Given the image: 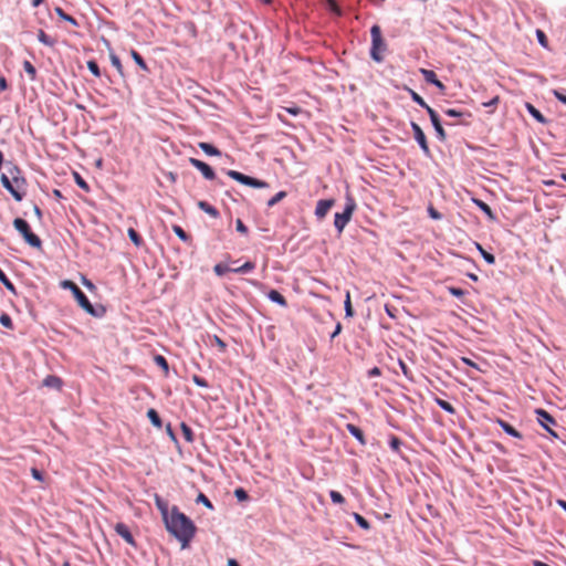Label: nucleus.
Returning <instances> with one entry per match:
<instances>
[{
	"instance_id": "c756f323",
	"label": "nucleus",
	"mask_w": 566,
	"mask_h": 566,
	"mask_svg": "<svg viewBox=\"0 0 566 566\" xmlns=\"http://www.w3.org/2000/svg\"><path fill=\"white\" fill-rule=\"evenodd\" d=\"M0 282L3 284V286L11 292L12 294L17 295V289L14 284L9 280L7 274L2 271L0 268Z\"/></svg>"
},
{
	"instance_id": "cd10ccee",
	"label": "nucleus",
	"mask_w": 566,
	"mask_h": 566,
	"mask_svg": "<svg viewBox=\"0 0 566 566\" xmlns=\"http://www.w3.org/2000/svg\"><path fill=\"white\" fill-rule=\"evenodd\" d=\"M172 231L181 241L186 243L192 242V238L190 237V234H188L180 226L172 224Z\"/></svg>"
},
{
	"instance_id": "9d476101",
	"label": "nucleus",
	"mask_w": 566,
	"mask_h": 566,
	"mask_svg": "<svg viewBox=\"0 0 566 566\" xmlns=\"http://www.w3.org/2000/svg\"><path fill=\"white\" fill-rule=\"evenodd\" d=\"M189 163L192 167H195L196 169H198L201 172V175L205 179H207V180H216L217 179L213 168L210 165H208L207 163H205L200 159L193 158V157L189 158Z\"/></svg>"
},
{
	"instance_id": "4468645a",
	"label": "nucleus",
	"mask_w": 566,
	"mask_h": 566,
	"mask_svg": "<svg viewBox=\"0 0 566 566\" xmlns=\"http://www.w3.org/2000/svg\"><path fill=\"white\" fill-rule=\"evenodd\" d=\"M419 71L427 83L434 85L440 92L446 91V85L438 78L434 71L427 69H420Z\"/></svg>"
},
{
	"instance_id": "aec40b11",
	"label": "nucleus",
	"mask_w": 566,
	"mask_h": 566,
	"mask_svg": "<svg viewBox=\"0 0 566 566\" xmlns=\"http://www.w3.org/2000/svg\"><path fill=\"white\" fill-rule=\"evenodd\" d=\"M405 90L410 95L412 102H415L420 107L424 108L427 113H429V111L433 109L431 106L428 105V103L416 91H413L412 88H410L408 86H405Z\"/></svg>"
},
{
	"instance_id": "1a4fd4ad",
	"label": "nucleus",
	"mask_w": 566,
	"mask_h": 566,
	"mask_svg": "<svg viewBox=\"0 0 566 566\" xmlns=\"http://www.w3.org/2000/svg\"><path fill=\"white\" fill-rule=\"evenodd\" d=\"M410 127L413 133V138L421 148L423 155L426 157H431V150L429 148L428 140L422 128L416 122H410Z\"/></svg>"
},
{
	"instance_id": "0e129e2a",
	"label": "nucleus",
	"mask_w": 566,
	"mask_h": 566,
	"mask_svg": "<svg viewBox=\"0 0 566 566\" xmlns=\"http://www.w3.org/2000/svg\"><path fill=\"white\" fill-rule=\"evenodd\" d=\"M553 95L555 96V98L557 101H559L560 103L566 105V95L564 93H562L560 91L554 90Z\"/></svg>"
},
{
	"instance_id": "ea45409f",
	"label": "nucleus",
	"mask_w": 566,
	"mask_h": 566,
	"mask_svg": "<svg viewBox=\"0 0 566 566\" xmlns=\"http://www.w3.org/2000/svg\"><path fill=\"white\" fill-rule=\"evenodd\" d=\"M443 113L447 116L455 117V118L471 117V113L459 111V109H454V108H446V109H443Z\"/></svg>"
},
{
	"instance_id": "f704fd0d",
	"label": "nucleus",
	"mask_w": 566,
	"mask_h": 566,
	"mask_svg": "<svg viewBox=\"0 0 566 566\" xmlns=\"http://www.w3.org/2000/svg\"><path fill=\"white\" fill-rule=\"evenodd\" d=\"M478 251L480 252L481 256L488 264H494L495 263V256L491 252H488L483 249V247L480 243H475Z\"/></svg>"
},
{
	"instance_id": "a878e982",
	"label": "nucleus",
	"mask_w": 566,
	"mask_h": 566,
	"mask_svg": "<svg viewBox=\"0 0 566 566\" xmlns=\"http://www.w3.org/2000/svg\"><path fill=\"white\" fill-rule=\"evenodd\" d=\"M147 418L149 419L150 423L160 429L163 427V420L159 416V413L157 412V410H155L154 408H149L147 410Z\"/></svg>"
},
{
	"instance_id": "3c124183",
	"label": "nucleus",
	"mask_w": 566,
	"mask_h": 566,
	"mask_svg": "<svg viewBox=\"0 0 566 566\" xmlns=\"http://www.w3.org/2000/svg\"><path fill=\"white\" fill-rule=\"evenodd\" d=\"M233 494L239 502L248 501L250 497L248 492L243 488H237Z\"/></svg>"
},
{
	"instance_id": "603ef678",
	"label": "nucleus",
	"mask_w": 566,
	"mask_h": 566,
	"mask_svg": "<svg viewBox=\"0 0 566 566\" xmlns=\"http://www.w3.org/2000/svg\"><path fill=\"white\" fill-rule=\"evenodd\" d=\"M331 500L334 504H344L345 497L338 491L332 490L329 492Z\"/></svg>"
},
{
	"instance_id": "f3484780",
	"label": "nucleus",
	"mask_w": 566,
	"mask_h": 566,
	"mask_svg": "<svg viewBox=\"0 0 566 566\" xmlns=\"http://www.w3.org/2000/svg\"><path fill=\"white\" fill-rule=\"evenodd\" d=\"M496 423L502 428V430L513 437V438H516V439H522L523 438V434L517 430L515 429L511 423H509L507 421L501 419V418H497L496 419Z\"/></svg>"
},
{
	"instance_id": "338daca9",
	"label": "nucleus",
	"mask_w": 566,
	"mask_h": 566,
	"mask_svg": "<svg viewBox=\"0 0 566 566\" xmlns=\"http://www.w3.org/2000/svg\"><path fill=\"white\" fill-rule=\"evenodd\" d=\"M381 375V370L378 367H373L367 371L368 378L378 377Z\"/></svg>"
},
{
	"instance_id": "69168bd1",
	"label": "nucleus",
	"mask_w": 566,
	"mask_h": 566,
	"mask_svg": "<svg viewBox=\"0 0 566 566\" xmlns=\"http://www.w3.org/2000/svg\"><path fill=\"white\" fill-rule=\"evenodd\" d=\"M166 432H167V434L169 436V438H170V440H171V441H174V442H177V441H178V440H177V437H176V434H175V432H174V429H172V427H171V423H167V424H166Z\"/></svg>"
},
{
	"instance_id": "4c0bfd02",
	"label": "nucleus",
	"mask_w": 566,
	"mask_h": 566,
	"mask_svg": "<svg viewBox=\"0 0 566 566\" xmlns=\"http://www.w3.org/2000/svg\"><path fill=\"white\" fill-rule=\"evenodd\" d=\"M109 60H111L112 65L117 70L118 74L122 77H124L125 74H124V69H123L120 59L114 52H111Z\"/></svg>"
},
{
	"instance_id": "6e6552de",
	"label": "nucleus",
	"mask_w": 566,
	"mask_h": 566,
	"mask_svg": "<svg viewBox=\"0 0 566 566\" xmlns=\"http://www.w3.org/2000/svg\"><path fill=\"white\" fill-rule=\"evenodd\" d=\"M0 182L2 187L13 197V199L18 202L22 201L27 189L24 188H17V185H14L13 180L9 175L2 174L0 176Z\"/></svg>"
},
{
	"instance_id": "ddd939ff",
	"label": "nucleus",
	"mask_w": 566,
	"mask_h": 566,
	"mask_svg": "<svg viewBox=\"0 0 566 566\" xmlns=\"http://www.w3.org/2000/svg\"><path fill=\"white\" fill-rule=\"evenodd\" d=\"M535 413L537 416V422L547 431L552 428V426H556L557 422L555 418L545 409L537 408L535 410Z\"/></svg>"
},
{
	"instance_id": "5701e85b",
	"label": "nucleus",
	"mask_w": 566,
	"mask_h": 566,
	"mask_svg": "<svg viewBox=\"0 0 566 566\" xmlns=\"http://www.w3.org/2000/svg\"><path fill=\"white\" fill-rule=\"evenodd\" d=\"M197 207L202 210L203 212H206L207 214H209L210 217L212 218H219L220 217V213L218 211L217 208H214L213 206H211L209 202L205 201V200H199L197 202Z\"/></svg>"
},
{
	"instance_id": "f257e3e1",
	"label": "nucleus",
	"mask_w": 566,
	"mask_h": 566,
	"mask_svg": "<svg viewBox=\"0 0 566 566\" xmlns=\"http://www.w3.org/2000/svg\"><path fill=\"white\" fill-rule=\"evenodd\" d=\"M164 524L167 532L181 544V548L189 546L197 532V526L192 520L182 513L177 505L171 506L169 518Z\"/></svg>"
},
{
	"instance_id": "680f3d73",
	"label": "nucleus",
	"mask_w": 566,
	"mask_h": 566,
	"mask_svg": "<svg viewBox=\"0 0 566 566\" xmlns=\"http://www.w3.org/2000/svg\"><path fill=\"white\" fill-rule=\"evenodd\" d=\"M212 340L213 343L219 347V349L221 352H226L227 349V344L224 343V340H222L218 335H213L212 336Z\"/></svg>"
},
{
	"instance_id": "6e6d98bb",
	"label": "nucleus",
	"mask_w": 566,
	"mask_h": 566,
	"mask_svg": "<svg viewBox=\"0 0 566 566\" xmlns=\"http://www.w3.org/2000/svg\"><path fill=\"white\" fill-rule=\"evenodd\" d=\"M327 6L331 12L335 13L336 15H342V9L337 4L336 0H327Z\"/></svg>"
},
{
	"instance_id": "39448f33",
	"label": "nucleus",
	"mask_w": 566,
	"mask_h": 566,
	"mask_svg": "<svg viewBox=\"0 0 566 566\" xmlns=\"http://www.w3.org/2000/svg\"><path fill=\"white\" fill-rule=\"evenodd\" d=\"M346 202L343 212H336L334 218V227L338 233H342L348 222L352 220L353 213L356 210V201L352 195H346Z\"/></svg>"
},
{
	"instance_id": "7c9ffc66",
	"label": "nucleus",
	"mask_w": 566,
	"mask_h": 566,
	"mask_svg": "<svg viewBox=\"0 0 566 566\" xmlns=\"http://www.w3.org/2000/svg\"><path fill=\"white\" fill-rule=\"evenodd\" d=\"M127 234L135 247L139 248L144 244L142 235L135 229L129 228Z\"/></svg>"
},
{
	"instance_id": "864d4df0",
	"label": "nucleus",
	"mask_w": 566,
	"mask_h": 566,
	"mask_svg": "<svg viewBox=\"0 0 566 566\" xmlns=\"http://www.w3.org/2000/svg\"><path fill=\"white\" fill-rule=\"evenodd\" d=\"M428 214L433 220H441L443 218L442 213H440L432 205H429Z\"/></svg>"
},
{
	"instance_id": "e433bc0d",
	"label": "nucleus",
	"mask_w": 566,
	"mask_h": 566,
	"mask_svg": "<svg viewBox=\"0 0 566 566\" xmlns=\"http://www.w3.org/2000/svg\"><path fill=\"white\" fill-rule=\"evenodd\" d=\"M154 361L155 364L163 369V371L165 373V375H168L169 373V364H168V360L166 359V357H164L163 355H155L154 357Z\"/></svg>"
},
{
	"instance_id": "473e14b6",
	"label": "nucleus",
	"mask_w": 566,
	"mask_h": 566,
	"mask_svg": "<svg viewBox=\"0 0 566 566\" xmlns=\"http://www.w3.org/2000/svg\"><path fill=\"white\" fill-rule=\"evenodd\" d=\"M434 402L442 409L444 410L446 412H448L449 415H454L455 413V408L447 400L444 399H441L439 397H436L434 398Z\"/></svg>"
},
{
	"instance_id": "13d9d810",
	"label": "nucleus",
	"mask_w": 566,
	"mask_h": 566,
	"mask_svg": "<svg viewBox=\"0 0 566 566\" xmlns=\"http://www.w3.org/2000/svg\"><path fill=\"white\" fill-rule=\"evenodd\" d=\"M192 381H193L198 387H201V388H208V387H209L208 381H207L203 377H200V376H198V375H193V376H192Z\"/></svg>"
},
{
	"instance_id": "a211bd4d",
	"label": "nucleus",
	"mask_w": 566,
	"mask_h": 566,
	"mask_svg": "<svg viewBox=\"0 0 566 566\" xmlns=\"http://www.w3.org/2000/svg\"><path fill=\"white\" fill-rule=\"evenodd\" d=\"M472 202L488 217L490 221L496 220V214L486 202L478 198H472Z\"/></svg>"
},
{
	"instance_id": "2f4dec72",
	"label": "nucleus",
	"mask_w": 566,
	"mask_h": 566,
	"mask_svg": "<svg viewBox=\"0 0 566 566\" xmlns=\"http://www.w3.org/2000/svg\"><path fill=\"white\" fill-rule=\"evenodd\" d=\"M38 40L42 44L50 46V48L54 46L56 43V40L51 38L50 35H48L42 29H40L38 32Z\"/></svg>"
},
{
	"instance_id": "b1692460",
	"label": "nucleus",
	"mask_w": 566,
	"mask_h": 566,
	"mask_svg": "<svg viewBox=\"0 0 566 566\" xmlns=\"http://www.w3.org/2000/svg\"><path fill=\"white\" fill-rule=\"evenodd\" d=\"M268 298L282 307L287 306L286 298L277 290H270L268 293Z\"/></svg>"
},
{
	"instance_id": "bb28decb",
	"label": "nucleus",
	"mask_w": 566,
	"mask_h": 566,
	"mask_svg": "<svg viewBox=\"0 0 566 566\" xmlns=\"http://www.w3.org/2000/svg\"><path fill=\"white\" fill-rule=\"evenodd\" d=\"M130 56L134 60V62L145 72L149 73L150 70L145 62L144 57L134 49L130 50Z\"/></svg>"
},
{
	"instance_id": "423d86ee",
	"label": "nucleus",
	"mask_w": 566,
	"mask_h": 566,
	"mask_svg": "<svg viewBox=\"0 0 566 566\" xmlns=\"http://www.w3.org/2000/svg\"><path fill=\"white\" fill-rule=\"evenodd\" d=\"M223 171L227 174V176H229L231 179L235 180L237 182H239L241 185H244V186H248L251 188H255V189H263V188L270 187V185L266 181L244 175L240 171L232 170V169L223 170Z\"/></svg>"
},
{
	"instance_id": "c9c22d12",
	"label": "nucleus",
	"mask_w": 566,
	"mask_h": 566,
	"mask_svg": "<svg viewBox=\"0 0 566 566\" xmlns=\"http://www.w3.org/2000/svg\"><path fill=\"white\" fill-rule=\"evenodd\" d=\"M180 429H181L185 440L189 443L193 442V440H195L193 431L186 422L180 423Z\"/></svg>"
},
{
	"instance_id": "2eb2a0df",
	"label": "nucleus",
	"mask_w": 566,
	"mask_h": 566,
	"mask_svg": "<svg viewBox=\"0 0 566 566\" xmlns=\"http://www.w3.org/2000/svg\"><path fill=\"white\" fill-rule=\"evenodd\" d=\"M334 205H335V200L334 199H321V200H318L317 203H316V208H315V216L318 219H323Z\"/></svg>"
},
{
	"instance_id": "79ce46f5",
	"label": "nucleus",
	"mask_w": 566,
	"mask_h": 566,
	"mask_svg": "<svg viewBox=\"0 0 566 566\" xmlns=\"http://www.w3.org/2000/svg\"><path fill=\"white\" fill-rule=\"evenodd\" d=\"M344 310H345V317H353L354 316L355 312H354V308H353V305H352L350 294H349L348 291L346 292V297H345V301H344Z\"/></svg>"
},
{
	"instance_id": "0eeeda50",
	"label": "nucleus",
	"mask_w": 566,
	"mask_h": 566,
	"mask_svg": "<svg viewBox=\"0 0 566 566\" xmlns=\"http://www.w3.org/2000/svg\"><path fill=\"white\" fill-rule=\"evenodd\" d=\"M4 167L7 169L6 174L9 175V177H11L14 185H17V188L27 189L28 181H27L25 177L23 176L21 168L11 160L6 161Z\"/></svg>"
},
{
	"instance_id": "bf43d9fd",
	"label": "nucleus",
	"mask_w": 566,
	"mask_h": 566,
	"mask_svg": "<svg viewBox=\"0 0 566 566\" xmlns=\"http://www.w3.org/2000/svg\"><path fill=\"white\" fill-rule=\"evenodd\" d=\"M235 229L238 232H240L242 234H247L249 232L248 227L243 223V221L241 219L235 220Z\"/></svg>"
},
{
	"instance_id": "e2e57ef3",
	"label": "nucleus",
	"mask_w": 566,
	"mask_h": 566,
	"mask_svg": "<svg viewBox=\"0 0 566 566\" xmlns=\"http://www.w3.org/2000/svg\"><path fill=\"white\" fill-rule=\"evenodd\" d=\"M399 366H400V368H401L402 374H403L407 378H411V375H410V374H411V371H410V369L408 368L407 364H406L403 360L399 359Z\"/></svg>"
},
{
	"instance_id": "4d7b16f0",
	"label": "nucleus",
	"mask_w": 566,
	"mask_h": 566,
	"mask_svg": "<svg viewBox=\"0 0 566 566\" xmlns=\"http://www.w3.org/2000/svg\"><path fill=\"white\" fill-rule=\"evenodd\" d=\"M448 291L452 296L458 297V298L465 295V291L462 290L461 287L450 286V287H448Z\"/></svg>"
},
{
	"instance_id": "774afa93",
	"label": "nucleus",
	"mask_w": 566,
	"mask_h": 566,
	"mask_svg": "<svg viewBox=\"0 0 566 566\" xmlns=\"http://www.w3.org/2000/svg\"><path fill=\"white\" fill-rule=\"evenodd\" d=\"M500 103V97L499 96H494L493 98H491L489 102H485L483 103L482 105L484 107H496V105Z\"/></svg>"
},
{
	"instance_id": "c85d7f7f",
	"label": "nucleus",
	"mask_w": 566,
	"mask_h": 566,
	"mask_svg": "<svg viewBox=\"0 0 566 566\" xmlns=\"http://www.w3.org/2000/svg\"><path fill=\"white\" fill-rule=\"evenodd\" d=\"M54 11H55V13L57 14V17H59L60 19H62V20H64V21H66V22L71 23V24H72V25H74V27H77V25H78L77 20H76L74 17H72V15L67 14V13H66L62 8L56 7V8L54 9Z\"/></svg>"
},
{
	"instance_id": "5fc2aeb1",
	"label": "nucleus",
	"mask_w": 566,
	"mask_h": 566,
	"mask_svg": "<svg viewBox=\"0 0 566 566\" xmlns=\"http://www.w3.org/2000/svg\"><path fill=\"white\" fill-rule=\"evenodd\" d=\"M536 38H537L538 43L543 48H547L548 46V39H547L546 34L544 33V31L536 30Z\"/></svg>"
},
{
	"instance_id": "dca6fc26",
	"label": "nucleus",
	"mask_w": 566,
	"mask_h": 566,
	"mask_svg": "<svg viewBox=\"0 0 566 566\" xmlns=\"http://www.w3.org/2000/svg\"><path fill=\"white\" fill-rule=\"evenodd\" d=\"M155 504L158 511L160 512L163 522L165 523L170 515V509L168 506V502L165 501L160 495L155 494Z\"/></svg>"
},
{
	"instance_id": "4be33fe9",
	"label": "nucleus",
	"mask_w": 566,
	"mask_h": 566,
	"mask_svg": "<svg viewBox=\"0 0 566 566\" xmlns=\"http://www.w3.org/2000/svg\"><path fill=\"white\" fill-rule=\"evenodd\" d=\"M42 384H43V386H45L48 388H53V389H56V390H60L62 388V386H63L62 379L59 376H55V375L46 376L43 379Z\"/></svg>"
},
{
	"instance_id": "37998d69",
	"label": "nucleus",
	"mask_w": 566,
	"mask_h": 566,
	"mask_svg": "<svg viewBox=\"0 0 566 566\" xmlns=\"http://www.w3.org/2000/svg\"><path fill=\"white\" fill-rule=\"evenodd\" d=\"M23 70L31 81H34L36 78V69L30 61L23 62Z\"/></svg>"
},
{
	"instance_id": "c03bdc74",
	"label": "nucleus",
	"mask_w": 566,
	"mask_h": 566,
	"mask_svg": "<svg viewBox=\"0 0 566 566\" xmlns=\"http://www.w3.org/2000/svg\"><path fill=\"white\" fill-rule=\"evenodd\" d=\"M402 444V441L396 437V436H390L389 438V447L390 449L396 452V453H400V446Z\"/></svg>"
},
{
	"instance_id": "a19ab883",
	"label": "nucleus",
	"mask_w": 566,
	"mask_h": 566,
	"mask_svg": "<svg viewBox=\"0 0 566 566\" xmlns=\"http://www.w3.org/2000/svg\"><path fill=\"white\" fill-rule=\"evenodd\" d=\"M353 517L360 528L365 531H369L371 528L370 523L363 515L358 513H353Z\"/></svg>"
},
{
	"instance_id": "49530a36",
	"label": "nucleus",
	"mask_w": 566,
	"mask_h": 566,
	"mask_svg": "<svg viewBox=\"0 0 566 566\" xmlns=\"http://www.w3.org/2000/svg\"><path fill=\"white\" fill-rule=\"evenodd\" d=\"M87 69L88 71L96 77H99L102 75L101 69L98 63L95 60L87 61Z\"/></svg>"
},
{
	"instance_id": "393cba45",
	"label": "nucleus",
	"mask_w": 566,
	"mask_h": 566,
	"mask_svg": "<svg viewBox=\"0 0 566 566\" xmlns=\"http://www.w3.org/2000/svg\"><path fill=\"white\" fill-rule=\"evenodd\" d=\"M198 146L208 156H221L220 149L210 143L201 142Z\"/></svg>"
},
{
	"instance_id": "9b49d317",
	"label": "nucleus",
	"mask_w": 566,
	"mask_h": 566,
	"mask_svg": "<svg viewBox=\"0 0 566 566\" xmlns=\"http://www.w3.org/2000/svg\"><path fill=\"white\" fill-rule=\"evenodd\" d=\"M428 115H429L430 122L434 128L437 138L441 143H444L447 140V133L441 124L439 114L434 109H431V111H429Z\"/></svg>"
},
{
	"instance_id": "052dcab7",
	"label": "nucleus",
	"mask_w": 566,
	"mask_h": 566,
	"mask_svg": "<svg viewBox=\"0 0 566 566\" xmlns=\"http://www.w3.org/2000/svg\"><path fill=\"white\" fill-rule=\"evenodd\" d=\"M31 475L36 481H40V482L44 481V473L41 470L36 469V468H32L31 469Z\"/></svg>"
},
{
	"instance_id": "de8ad7c7",
	"label": "nucleus",
	"mask_w": 566,
	"mask_h": 566,
	"mask_svg": "<svg viewBox=\"0 0 566 566\" xmlns=\"http://www.w3.org/2000/svg\"><path fill=\"white\" fill-rule=\"evenodd\" d=\"M196 502L205 505L208 510H214L212 502L202 492H199Z\"/></svg>"
},
{
	"instance_id": "412c9836",
	"label": "nucleus",
	"mask_w": 566,
	"mask_h": 566,
	"mask_svg": "<svg viewBox=\"0 0 566 566\" xmlns=\"http://www.w3.org/2000/svg\"><path fill=\"white\" fill-rule=\"evenodd\" d=\"M525 108L528 114L538 123L547 124L548 119L531 103H525Z\"/></svg>"
},
{
	"instance_id": "8fccbe9b",
	"label": "nucleus",
	"mask_w": 566,
	"mask_h": 566,
	"mask_svg": "<svg viewBox=\"0 0 566 566\" xmlns=\"http://www.w3.org/2000/svg\"><path fill=\"white\" fill-rule=\"evenodd\" d=\"M0 324L6 327V328H9V329H13L14 325H13V322H12V318L10 317L9 314L7 313H2L0 315Z\"/></svg>"
},
{
	"instance_id": "6ab92c4d",
	"label": "nucleus",
	"mask_w": 566,
	"mask_h": 566,
	"mask_svg": "<svg viewBox=\"0 0 566 566\" xmlns=\"http://www.w3.org/2000/svg\"><path fill=\"white\" fill-rule=\"evenodd\" d=\"M346 429L361 446L367 444L364 431L354 423H347Z\"/></svg>"
},
{
	"instance_id": "a18cd8bd",
	"label": "nucleus",
	"mask_w": 566,
	"mask_h": 566,
	"mask_svg": "<svg viewBox=\"0 0 566 566\" xmlns=\"http://www.w3.org/2000/svg\"><path fill=\"white\" fill-rule=\"evenodd\" d=\"M213 272L216 273V275L222 276L228 272H232V268L228 266L224 263H218L213 266Z\"/></svg>"
},
{
	"instance_id": "58836bf2",
	"label": "nucleus",
	"mask_w": 566,
	"mask_h": 566,
	"mask_svg": "<svg viewBox=\"0 0 566 566\" xmlns=\"http://www.w3.org/2000/svg\"><path fill=\"white\" fill-rule=\"evenodd\" d=\"M73 178H74L75 184L82 190H84L85 192H90L91 191V188H90L88 184L86 182V180L77 171H73Z\"/></svg>"
},
{
	"instance_id": "f03ea898",
	"label": "nucleus",
	"mask_w": 566,
	"mask_h": 566,
	"mask_svg": "<svg viewBox=\"0 0 566 566\" xmlns=\"http://www.w3.org/2000/svg\"><path fill=\"white\" fill-rule=\"evenodd\" d=\"M60 286L63 290L71 291L78 306L91 316L102 317L105 314V307L103 305H98V307H95L91 303L86 294L73 281L63 280L60 282Z\"/></svg>"
},
{
	"instance_id": "f8f14e48",
	"label": "nucleus",
	"mask_w": 566,
	"mask_h": 566,
	"mask_svg": "<svg viewBox=\"0 0 566 566\" xmlns=\"http://www.w3.org/2000/svg\"><path fill=\"white\" fill-rule=\"evenodd\" d=\"M114 530L118 536H120L127 544H129L133 547H137V543L129 530V527L122 522H118L115 524Z\"/></svg>"
},
{
	"instance_id": "7ed1b4c3",
	"label": "nucleus",
	"mask_w": 566,
	"mask_h": 566,
	"mask_svg": "<svg viewBox=\"0 0 566 566\" xmlns=\"http://www.w3.org/2000/svg\"><path fill=\"white\" fill-rule=\"evenodd\" d=\"M371 46L369 51L370 59L376 63L384 62V53L388 50V45L382 38L381 29L378 24L370 28Z\"/></svg>"
},
{
	"instance_id": "09e8293b",
	"label": "nucleus",
	"mask_w": 566,
	"mask_h": 566,
	"mask_svg": "<svg viewBox=\"0 0 566 566\" xmlns=\"http://www.w3.org/2000/svg\"><path fill=\"white\" fill-rule=\"evenodd\" d=\"M287 196V192L286 191H279L276 195H274L269 201H268V207H273L275 206L276 203H279L281 200H283L285 197Z\"/></svg>"
},
{
	"instance_id": "20e7f679",
	"label": "nucleus",
	"mask_w": 566,
	"mask_h": 566,
	"mask_svg": "<svg viewBox=\"0 0 566 566\" xmlns=\"http://www.w3.org/2000/svg\"><path fill=\"white\" fill-rule=\"evenodd\" d=\"M14 229L22 235L24 242L34 249L42 248V240L32 230L23 218H15L12 222Z\"/></svg>"
},
{
	"instance_id": "72a5a7b5",
	"label": "nucleus",
	"mask_w": 566,
	"mask_h": 566,
	"mask_svg": "<svg viewBox=\"0 0 566 566\" xmlns=\"http://www.w3.org/2000/svg\"><path fill=\"white\" fill-rule=\"evenodd\" d=\"M254 269H255V263L251 262V261H247L239 268H232V272L239 273V274H247V273H250L251 271H253Z\"/></svg>"
}]
</instances>
